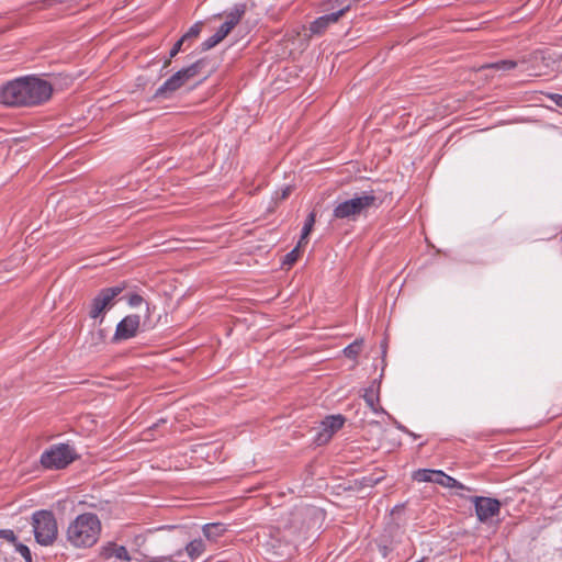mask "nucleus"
Masks as SVG:
<instances>
[{"instance_id":"1","label":"nucleus","mask_w":562,"mask_h":562,"mask_svg":"<svg viewBox=\"0 0 562 562\" xmlns=\"http://www.w3.org/2000/svg\"><path fill=\"white\" fill-rule=\"evenodd\" d=\"M53 86L37 76H23L0 87V103L9 108H32L47 102Z\"/></svg>"},{"instance_id":"2","label":"nucleus","mask_w":562,"mask_h":562,"mask_svg":"<svg viewBox=\"0 0 562 562\" xmlns=\"http://www.w3.org/2000/svg\"><path fill=\"white\" fill-rule=\"evenodd\" d=\"M101 530L99 517L93 513H85L69 522L66 539L74 548H91L98 542Z\"/></svg>"},{"instance_id":"3","label":"nucleus","mask_w":562,"mask_h":562,"mask_svg":"<svg viewBox=\"0 0 562 562\" xmlns=\"http://www.w3.org/2000/svg\"><path fill=\"white\" fill-rule=\"evenodd\" d=\"M378 198L372 191L362 192L351 199L338 201L333 210V218L355 221L370 209L378 207Z\"/></svg>"},{"instance_id":"4","label":"nucleus","mask_w":562,"mask_h":562,"mask_svg":"<svg viewBox=\"0 0 562 562\" xmlns=\"http://www.w3.org/2000/svg\"><path fill=\"white\" fill-rule=\"evenodd\" d=\"M205 59H199L188 67H184L168 78L154 93L156 99H169L184 86L190 79L198 76L205 65Z\"/></svg>"},{"instance_id":"5","label":"nucleus","mask_w":562,"mask_h":562,"mask_svg":"<svg viewBox=\"0 0 562 562\" xmlns=\"http://www.w3.org/2000/svg\"><path fill=\"white\" fill-rule=\"evenodd\" d=\"M79 458L74 446L69 443L52 445L42 454L40 462L48 470H61Z\"/></svg>"},{"instance_id":"6","label":"nucleus","mask_w":562,"mask_h":562,"mask_svg":"<svg viewBox=\"0 0 562 562\" xmlns=\"http://www.w3.org/2000/svg\"><path fill=\"white\" fill-rule=\"evenodd\" d=\"M34 537L41 546H50L57 538L58 527L55 516L49 510H37L32 515Z\"/></svg>"},{"instance_id":"7","label":"nucleus","mask_w":562,"mask_h":562,"mask_svg":"<svg viewBox=\"0 0 562 562\" xmlns=\"http://www.w3.org/2000/svg\"><path fill=\"white\" fill-rule=\"evenodd\" d=\"M125 282H122L114 286L101 289L90 302V318H101L100 322H102L104 314L114 306L116 296H119L125 290Z\"/></svg>"},{"instance_id":"8","label":"nucleus","mask_w":562,"mask_h":562,"mask_svg":"<svg viewBox=\"0 0 562 562\" xmlns=\"http://www.w3.org/2000/svg\"><path fill=\"white\" fill-rule=\"evenodd\" d=\"M471 502L475 508V515L480 522H487L491 518L498 516L502 504L497 498L486 496H473Z\"/></svg>"},{"instance_id":"9","label":"nucleus","mask_w":562,"mask_h":562,"mask_svg":"<svg viewBox=\"0 0 562 562\" xmlns=\"http://www.w3.org/2000/svg\"><path fill=\"white\" fill-rule=\"evenodd\" d=\"M140 326V316L131 314L125 316L115 328L113 340L121 341L135 337Z\"/></svg>"},{"instance_id":"10","label":"nucleus","mask_w":562,"mask_h":562,"mask_svg":"<svg viewBox=\"0 0 562 562\" xmlns=\"http://www.w3.org/2000/svg\"><path fill=\"white\" fill-rule=\"evenodd\" d=\"M345 423V418L341 415H330L327 416L322 422V432H319L317 440L319 442H326L328 441L331 436L339 430Z\"/></svg>"},{"instance_id":"11","label":"nucleus","mask_w":562,"mask_h":562,"mask_svg":"<svg viewBox=\"0 0 562 562\" xmlns=\"http://www.w3.org/2000/svg\"><path fill=\"white\" fill-rule=\"evenodd\" d=\"M246 13L245 3H236L225 13V22L218 27L224 34L228 35L231 31L239 23Z\"/></svg>"},{"instance_id":"12","label":"nucleus","mask_w":562,"mask_h":562,"mask_svg":"<svg viewBox=\"0 0 562 562\" xmlns=\"http://www.w3.org/2000/svg\"><path fill=\"white\" fill-rule=\"evenodd\" d=\"M363 400L367 403V405L370 407V409L375 413H383L385 414V411L380 405V383L374 380L366 390L363 394Z\"/></svg>"},{"instance_id":"13","label":"nucleus","mask_w":562,"mask_h":562,"mask_svg":"<svg viewBox=\"0 0 562 562\" xmlns=\"http://www.w3.org/2000/svg\"><path fill=\"white\" fill-rule=\"evenodd\" d=\"M341 18V11H333L314 20L310 25L312 34H322L329 25L338 22Z\"/></svg>"},{"instance_id":"14","label":"nucleus","mask_w":562,"mask_h":562,"mask_svg":"<svg viewBox=\"0 0 562 562\" xmlns=\"http://www.w3.org/2000/svg\"><path fill=\"white\" fill-rule=\"evenodd\" d=\"M101 555L105 559H109L111 557H115L120 560L124 561H131L132 558L127 551V549L124 546H117L114 542H109L102 548Z\"/></svg>"},{"instance_id":"15","label":"nucleus","mask_w":562,"mask_h":562,"mask_svg":"<svg viewBox=\"0 0 562 562\" xmlns=\"http://www.w3.org/2000/svg\"><path fill=\"white\" fill-rule=\"evenodd\" d=\"M435 483L439 484V485H441L443 487H447V488H457V490H463V491H469V492L472 491L471 487L465 486L464 484H462L461 482H459L454 477L446 474L441 470H437V473H436V476H435Z\"/></svg>"},{"instance_id":"16","label":"nucleus","mask_w":562,"mask_h":562,"mask_svg":"<svg viewBox=\"0 0 562 562\" xmlns=\"http://www.w3.org/2000/svg\"><path fill=\"white\" fill-rule=\"evenodd\" d=\"M203 535L211 541H216L221 538L226 531L227 527L222 522H211L205 524L202 528Z\"/></svg>"},{"instance_id":"17","label":"nucleus","mask_w":562,"mask_h":562,"mask_svg":"<svg viewBox=\"0 0 562 562\" xmlns=\"http://www.w3.org/2000/svg\"><path fill=\"white\" fill-rule=\"evenodd\" d=\"M361 0H327L324 5L326 10L341 11V16L348 12L351 7Z\"/></svg>"},{"instance_id":"18","label":"nucleus","mask_w":562,"mask_h":562,"mask_svg":"<svg viewBox=\"0 0 562 562\" xmlns=\"http://www.w3.org/2000/svg\"><path fill=\"white\" fill-rule=\"evenodd\" d=\"M517 63L512 59H503L491 64H485L481 69H495L498 71H509L516 68Z\"/></svg>"},{"instance_id":"19","label":"nucleus","mask_w":562,"mask_h":562,"mask_svg":"<svg viewBox=\"0 0 562 562\" xmlns=\"http://www.w3.org/2000/svg\"><path fill=\"white\" fill-rule=\"evenodd\" d=\"M227 35L223 33V31H221L220 29H217V31L212 35L210 36L209 38H206L205 41H203L201 43V52H206L213 47H215L218 43H221Z\"/></svg>"},{"instance_id":"20","label":"nucleus","mask_w":562,"mask_h":562,"mask_svg":"<svg viewBox=\"0 0 562 562\" xmlns=\"http://www.w3.org/2000/svg\"><path fill=\"white\" fill-rule=\"evenodd\" d=\"M205 550V546L201 539L190 541L186 547V552L191 559L199 558Z\"/></svg>"},{"instance_id":"21","label":"nucleus","mask_w":562,"mask_h":562,"mask_svg":"<svg viewBox=\"0 0 562 562\" xmlns=\"http://www.w3.org/2000/svg\"><path fill=\"white\" fill-rule=\"evenodd\" d=\"M436 473H437V470L419 469L414 473L413 479L417 482L435 483Z\"/></svg>"},{"instance_id":"22","label":"nucleus","mask_w":562,"mask_h":562,"mask_svg":"<svg viewBox=\"0 0 562 562\" xmlns=\"http://www.w3.org/2000/svg\"><path fill=\"white\" fill-rule=\"evenodd\" d=\"M202 22L194 23L180 38L184 44L190 45L201 33Z\"/></svg>"},{"instance_id":"23","label":"nucleus","mask_w":562,"mask_h":562,"mask_svg":"<svg viewBox=\"0 0 562 562\" xmlns=\"http://www.w3.org/2000/svg\"><path fill=\"white\" fill-rule=\"evenodd\" d=\"M362 340H355L344 349V353L349 359H356L360 353Z\"/></svg>"},{"instance_id":"24","label":"nucleus","mask_w":562,"mask_h":562,"mask_svg":"<svg viewBox=\"0 0 562 562\" xmlns=\"http://www.w3.org/2000/svg\"><path fill=\"white\" fill-rule=\"evenodd\" d=\"M315 221H316V213L314 211H312L306 220H305V223L303 225V228H302V232H303V238H307L308 235L311 234L313 227H314V224H315Z\"/></svg>"},{"instance_id":"25","label":"nucleus","mask_w":562,"mask_h":562,"mask_svg":"<svg viewBox=\"0 0 562 562\" xmlns=\"http://www.w3.org/2000/svg\"><path fill=\"white\" fill-rule=\"evenodd\" d=\"M183 44L184 43H183V41L181 38H179L175 43V45L170 49L169 57L165 60L164 67H168L170 65L171 59L181 50Z\"/></svg>"},{"instance_id":"26","label":"nucleus","mask_w":562,"mask_h":562,"mask_svg":"<svg viewBox=\"0 0 562 562\" xmlns=\"http://www.w3.org/2000/svg\"><path fill=\"white\" fill-rule=\"evenodd\" d=\"M13 544L15 546V550L24 558L26 562H32L31 551L27 546L18 542V540Z\"/></svg>"},{"instance_id":"27","label":"nucleus","mask_w":562,"mask_h":562,"mask_svg":"<svg viewBox=\"0 0 562 562\" xmlns=\"http://www.w3.org/2000/svg\"><path fill=\"white\" fill-rule=\"evenodd\" d=\"M0 539H4L11 543H15L16 536L11 529H0Z\"/></svg>"},{"instance_id":"28","label":"nucleus","mask_w":562,"mask_h":562,"mask_svg":"<svg viewBox=\"0 0 562 562\" xmlns=\"http://www.w3.org/2000/svg\"><path fill=\"white\" fill-rule=\"evenodd\" d=\"M299 258V248L295 247L294 249H292L290 252H288L284 257V263L285 265H292Z\"/></svg>"},{"instance_id":"29","label":"nucleus","mask_w":562,"mask_h":562,"mask_svg":"<svg viewBox=\"0 0 562 562\" xmlns=\"http://www.w3.org/2000/svg\"><path fill=\"white\" fill-rule=\"evenodd\" d=\"M143 297L139 294H132L128 296L127 303L131 307H137L143 303Z\"/></svg>"},{"instance_id":"30","label":"nucleus","mask_w":562,"mask_h":562,"mask_svg":"<svg viewBox=\"0 0 562 562\" xmlns=\"http://www.w3.org/2000/svg\"><path fill=\"white\" fill-rule=\"evenodd\" d=\"M382 480H383V476H376L375 477L373 475H370V476L363 477V483H364L366 486H374L378 483H380Z\"/></svg>"},{"instance_id":"31","label":"nucleus","mask_w":562,"mask_h":562,"mask_svg":"<svg viewBox=\"0 0 562 562\" xmlns=\"http://www.w3.org/2000/svg\"><path fill=\"white\" fill-rule=\"evenodd\" d=\"M551 100L554 101V103L562 108V94H552Z\"/></svg>"},{"instance_id":"32","label":"nucleus","mask_w":562,"mask_h":562,"mask_svg":"<svg viewBox=\"0 0 562 562\" xmlns=\"http://www.w3.org/2000/svg\"><path fill=\"white\" fill-rule=\"evenodd\" d=\"M290 193H291V187L290 186L283 188L280 199L281 200L286 199L290 195Z\"/></svg>"},{"instance_id":"33","label":"nucleus","mask_w":562,"mask_h":562,"mask_svg":"<svg viewBox=\"0 0 562 562\" xmlns=\"http://www.w3.org/2000/svg\"><path fill=\"white\" fill-rule=\"evenodd\" d=\"M66 0H44L43 3H44V7H52L55 3H63Z\"/></svg>"},{"instance_id":"34","label":"nucleus","mask_w":562,"mask_h":562,"mask_svg":"<svg viewBox=\"0 0 562 562\" xmlns=\"http://www.w3.org/2000/svg\"><path fill=\"white\" fill-rule=\"evenodd\" d=\"M306 239L307 238H303V232L301 233V237H300V240L297 243V248H300L301 246H303L305 243H306Z\"/></svg>"},{"instance_id":"35","label":"nucleus","mask_w":562,"mask_h":562,"mask_svg":"<svg viewBox=\"0 0 562 562\" xmlns=\"http://www.w3.org/2000/svg\"><path fill=\"white\" fill-rule=\"evenodd\" d=\"M396 427H397L400 430H402V431H405V432L409 434V431H408L404 426H402L401 424L396 423Z\"/></svg>"}]
</instances>
